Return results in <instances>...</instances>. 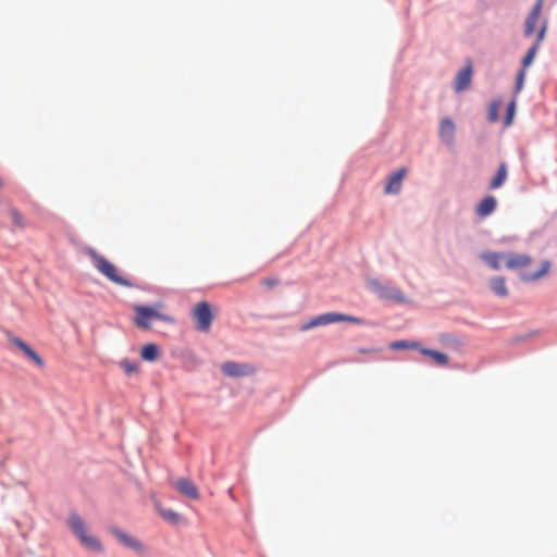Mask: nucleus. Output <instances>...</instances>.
<instances>
[{"label": "nucleus", "instance_id": "2eb2a0df", "mask_svg": "<svg viewBox=\"0 0 557 557\" xmlns=\"http://www.w3.org/2000/svg\"><path fill=\"white\" fill-rule=\"evenodd\" d=\"M472 78V65L471 62L467 64L463 69H461L455 79V89L457 92L467 89L471 84Z\"/></svg>", "mask_w": 557, "mask_h": 557}, {"label": "nucleus", "instance_id": "39448f33", "mask_svg": "<svg viewBox=\"0 0 557 557\" xmlns=\"http://www.w3.org/2000/svg\"><path fill=\"white\" fill-rule=\"evenodd\" d=\"M376 293L383 299L393 300L395 302H405L406 297L400 289L393 286H385L379 282H373Z\"/></svg>", "mask_w": 557, "mask_h": 557}, {"label": "nucleus", "instance_id": "72a5a7b5", "mask_svg": "<svg viewBox=\"0 0 557 557\" xmlns=\"http://www.w3.org/2000/svg\"><path fill=\"white\" fill-rule=\"evenodd\" d=\"M278 283H280V281L276 277H267V278L262 280V285L265 286L267 288H273Z\"/></svg>", "mask_w": 557, "mask_h": 557}, {"label": "nucleus", "instance_id": "dca6fc26", "mask_svg": "<svg viewBox=\"0 0 557 557\" xmlns=\"http://www.w3.org/2000/svg\"><path fill=\"white\" fill-rule=\"evenodd\" d=\"M112 533L124 546H126L137 553H140L143 550V545H141L140 541H138L136 537H134L119 529L112 530Z\"/></svg>", "mask_w": 557, "mask_h": 557}, {"label": "nucleus", "instance_id": "c756f323", "mask_svg": "<svg viewBox=\"0 0 557 557\" xmlns=\"http://www.w3.org/2000/svg\"><path fill=\"white\" fill-rule=\"evenodd\" d=\"M516 112V100L512 99L507 107V114L504 121V126L509 127L512 124Z\"/></svg>", "mask_w": 557, "mask_h": 557}, {"label": "nucleus", "instance_id": "b1692460", "mask_svg": "<svg viewBox=\"0 0 557 557\" xmlns=\"http://www.w3.org/2000/svg\"><path fill=\"white\" fill-rule=\"evenodd\" d=\"M156 507H157V509H158V512L160 513V516H161L164 520H166V521H169V522H171V523H173V524H177V523H180V521H181V516H180L177 512H175V511H174V510H172V509L162 508V507H161V505H160L159 503H157V504H156Z\"/></svg>", "mask_w": 557, "mask_h": 557}, {"label": "nucleus", "instance_id": "9d476101", "mask_svg": "<svg viewBox=\"0 0 557 557\" xmlns=\"http://www.w3.org/2000/svg\"><path fill=\"white\" fill-rule=\"evenodd\" d=\"M406 172L405 168H400L389 175L384 187L385 194H398L400 191Z\"/></svg>", "mask_w": 557, "mask_h": 557}, {"label": "nucleus", "instance_id": "473e14b6", "mask_svg": "<svg viewBox=\"0 0 557 557\" xmlns=\"http://www.w3.org/2000/svg\"><path fill=\"white\" fill-rule=\"evenodd\" d=\"M524 78H525V71H524V69H521L520 72L518 73L517 79H516V94L520 92L521 89L523 88Z\"/></svg>", "mask_w": 557, "mask_h": 557}, {"label": "nucleus", "instance_id": "cd10ccee", "mask_svg": "<svg viewBox=\"0 0 557 557\" xmlns=\"http://www.w3.org/2000/svg\"><path fill=\"white\" fill-rule=\"evenodd\" d=\"M120 367L127 375H131L132 373L138 371V364L136 362L131 361L129 359L121 360Z\"/></svg>", "mask_w": 557, "mask_h": 557}, {"label": "nucleus", "instance_id": "7ed1b4c3", "mask_svg": "<svg viewBox=\"0 0 557 557\" xmlns=\"http://www.w3.org/2000/svg\"><path fill=\"white\" fill-rule=\"evenodd\" d=\"M69 525L86 548L92 552H102L100 541L97 537L87 534L85 522L79 516L72 515L69 518Z\"/></svg>", "mask_w": 557, "mask_h": 557}, {"label": "nucleus", "instance_id": "bb28decb", "mask_svg": "<svg viewBox=\"0 0 557 557\" xmlns=\"http://www.w3.org/2000/svg\"><path fill=\"white\" fill-rule=\"evenodd\" d=\"M502 106L500 100H494L491 102L488 110H487V120L491 123H495L498 120V111Z\"/></svg>", "mask_w": 557, "mask_h": 557}, {"label": "nucleus", "instance_id": "6ab92c4d", "mask_svg": "<svg viewBox=\"0 0 557 557\" xmlns=\"http://www.w3.org/2000/svg\"><path fill=\"white\" fill-rule=\"evenodd\" d=\"M550 265V262L548 260H545L542 262L541 269L539 271L534 273H523L521 274V280L524 282H533L540 280L548 273Z\"/></svg>", "mask_w": 557, "mask_h": 557}, {"label": "nucleus", "instance_id": "a211bd4d", "mask_svg": "<svg viewBox=\"0 0 557 557\" xmlns=\"http://www.w3.org/2000/svg\"><path fill=\"white\" fill-rule=\"evenodd\" d=\"M419 351L424 355V356H428L430 358H432V360L437 364V366H446L449 361V357L444 354V352H441V351H437V350H434V349H430V348H419Z\"/></svg>", "mask_w": 557, "mask_h": 557}, {"label": "nucleus", "instance_id": "f704fd0d", "mask_svg": "<svg viewBox=\"0 0 557 557\" xmlns=\"http://www.w3.org/2000/svg\"><path fill=\"white\" fill-rule=\"evenodd\" d=\"M360 351L363 352V354H366V352H376V351H380V349H370V350L361 349Z\"/></svg>", "mask_w": 557, "mask_h": 557}, {"label": "nucleus", "instance_id": "a878e982", "mask_svg": "<svg viewBox=\"0 0 557 557\" xmlns=\"http://www.w3.org/2000/svg\"><path fill=\"white\" fill-rule=\"evenodd\" d=\"M389 349L392 350H399V349H419L421 348L419 346V343L417 342H410V341H395L392 342L388 345Z\"/></svg>", "mask_w": 557, "mask_h": 557}, {"label": "nucleus", "instance_id": "f03ea898", "mask_svg": "<svg viewBox=\"0 0 557 557\" xmlns=\"http://www.w3.org/2000/svg\"><path fill=\"white\" fill-rule=\"evenodd\" d=\"M89 256L92 260V264L94 267L102 274L104 275L108 280H110L111 282L120 285V286H124V287H132L133 284L126 280L125 277H123L120 273H119V270L111 262L109 261L107 258H104L103 256L99 255L97 251L95 250H90L89 251Z\"/></svg>", "mask_w": 557, "mask_h": 557}, {"label": "nucleus", "instance_id": "4be33fe9", "mask_svg": "<svg viewBox=\"0 0 557 557\" xmlns=\"http://www.w3.org/2000/svg\"><path fill=\"white\" fill-rule=\"evenodd\" d=\"M481 258L494 270L500 269V259L506 260V253L485 252L482 253Z\"/></svg>", "mask_w": 557, "mask_h": 557}, {"label": "nucleus", "instance_id": "9b49d317", "mask_svg": "<svg viewBox=\"0 0 557 557\" xmlns=\"http://www.w3.org/2000/svg\"><path fill=\"white\" fill-rule=\"evenodd\" d=\"M221 370L227 376H244L253 372V369L250 366L239 364L234 361L224 362Z\"/></svg>", "mask_w": 557, "mask_h": 557}, {"label": "nucleus", "instance_id": "f3484780", "mask_svg": "<svg viewBox=\"0 0 557 557\" xmlns=\"http://www.w3.org/2000/svg\"><path fill=\"white\" fill-rule=\"evenodd\" d=\"M496 208V199L493 196L484 197L476 206L475 212L479 216L485 218L494 212Z\"/></svg>", "mask_w": 557, "mask_h": 557}, {"label": "nucleus", "instance_id": "4468645a", "mask_svg": "<svg viewBox=\"0 0 557 557\" xmlns=\"http://www.w3.org/2000/svg\"><path fill=\"white\" fill-rule=\"evenodd\" d=\"M12 343L18 349H21L23 351V354L28 359H30L36 366H38L39 368H44L45 367L44 359L29 345H27L24 341H22L21 338L14 337L12 339Z\"/></svg>", "mask_w": 557, "mask_h": 557}, {"label": "nucleus", "instance_id": "c85d7f7f", "mask_svg": "<svg viewBox=\"0 0 557 557\" xmlns=\"http://www.w3.org/2000/svg\"><path fill=\"white\" fill-rule=\"evenodd\" d=\"M537 48L536 47H531L527 54L523 57L522 59V69H524V71H527V69L532 64L536 53H537Z\"/></svg>", "mask_w": 557, "mask_h": 557}, {"label": "nucleus", "instance_id": "ddd939ff", "mask_svg": "<svg viewBox=\"0 0 557 557\" xmlns=\"http://www.w3.org/2000/svg\"><path fill=\"white\" fill-rule=\"evenodd\" d=\"M455 131V123L451 119L444 117L441 120L438 135L445 144L451 145L454 143Z\"/></svg>", "mask_w": 557, "mask_h": 557}, {"label": "nucleus", "instance_id": "f8f14e48", "mask_svg": "<svg viewBox=\"0 0 557 557\" xmlns=\"http://www.w3.org/2000/svg\"><path fill=\"white\" fill-rule=\"evenodd\" d=\"M532 262L530 256L524 253H506L505 267L509 270L524 269Z\"/></svg>", "mask_w": 557, "mask_h": 557}, {"label": "nucleus", "instance_id": "1a4fd4ad", "mask_svg": "<svg viewBox=\"0 0 557 557\" xmlns=\"http://www.w3.org/2000/svg\"><path fill=\"white\" fill-rule=\"evenodd\" d=\"M174 487L190 499H199L200 494L194 482L187 478H181L174 482Z\"/></svg>", "mask_w": 557, "mask_h": 557}, {"label": "nucleus", "instance_id": "0eeeda50", "mask_svg": "<svg viewBox=\"0 0 557 557\" xmlns=\"http://www.w3.org/2000/svg\"><path fill=\"white\" fill-rule=\"evenodd\" d=\"M317 318H318V322H319L320 326L329 325V324L337 323V322L360 323V319H358L356 317L348 315V314L338 313V312H326V313L317 315Z\"/></svg>", "mask_w": 557, "mask_h": 557}, {"label": "nucleus", "instance_id": "423d86ee", "mask_svg": "<svg viewBox=\"0 0 557 557\" xmlns=\"http://www.w3.org/2000/svg\"><path fill=\"white\" fill-rule=\"evenodd\" d=\"M317 318H318V322H319L320 326L329 325V324L337 323V322L360 323V319H358L356 317L348 315V314L338 313V312H326V313L317 315Z\"/></svg>", "mask_w": 557, "mask_h": 557}, {"label": "nucleus", "instance_id": "7c9ffc66", "mask_svg": "<svg viewBox=\"0 0 557 557\" xmlns=\"http://www.w3.org/2000/svg\"><path fill=\"white\" fill-rule=\"evenodd\" d=\"M546 30H547V22H544L536 35V40L533 44V47H536L537 49L540 48L541 44L543 42V40L545 38Z\"/></svg>", "mask_w": 557, "mask_h": 557}, {"label": "nucleus", "instance_id": "5701e85b", "mask_svg": "<svg viewBox=\"0 0 557 557\" xmlns=\"http://www.w3.org/2000/svg\"><path fill=\"white\" fill-rule=\"evenodd\" d=\"M158 356H159V349L156 344H146L143 346V348L140 350V357L145 361L152 362V361L157 360Z\"/></svg>", "mask_w": 557, "mask_h": 557}, {"label": "nucleus", "instance_id": "393cba45", "mask_svg": "<svg viewBox=\"0 0 557 557\" xmlns=\"http://www.w3.org/2000/svg\"><path fill=\"white\" fill-rule=\"evenodd\" d=\"M9 215L15 228L23 230L25 227L24 216L15 207L9 208Z\"/></svg>", "mask_w": 557, "mask_h": 557}, {"label": "nucleus", "instance_id": "412c9836", "mask_svg": "<svg viewBox=\"0 0 557 557\" xmlns=\"http://www.w3.org/2000/svg\"><path fill=\"white\" fill-rule=\"evenodd\" d=\"M507 178V166L505 163H500L494 178L490 183L491 189L499 188Z\"/></svg>", "mask_w": 557, "mask_h": 557}, {"label": "nucleus", "instance_id": "2f4dec72", "mask_svg": "<svg viewBox=\"0 0 557 557\" xmlns=\"http://www.w3.org/2000/svg\"><path fill=\"white\" fill-rule=\"evenodd\" d=\"M318 326H320V325H319V322H318V318L315 315V317L311 318L308 322L301 324L299 330L301 332H307V331H309V330H311L313 327H318Z\"/></svg>", "mask_w": 557, "mask_h": 557}, {"label": "nucleus", "instance_id": "aec40b11", "mask_svg": "<svg viewBox=\"0 0 557 557\" xmlns=\"http://www.w3.org/2000/svg\"><path fill=\"white\" fill-rule=\"evenodd\" d=\"M490 287L493 290V293L498 297L508 296V288L506 286V281L502 276L493 277L490 282Z\"/></svg>", "mask_w": 557, "mask_h": 557}, {"label": "nucleus", "instance_id": "f257e3e1", "mask_svg": "<svg viewBox=\"0 0 557 557\" xmlns=\"http://www.w3.org/2000/svg\"><path fill=\"white\" fill-rule=\"evenodd\" d=\"M163 308L162 304H156L154 307H148L143 305L134 306L135 318L134 323L143 330H149L151 327V321L153 319L161 320L163 322L173 323L174 319L165 313H162L160 309Z\"/></svg>", "mask_w": 557, "mask_h": 557}, {"label": "nucleus", "instance_id": "6e6552de", "mask_svg": "<svg viewBox=\"0 0 557 557\" xmlns=\"http://www.w3.org/2000/svg\"><path fill=\"white\" fill-rule=\"evenodd\" d=\"M544 0H537L534 7L532 8L531 12L525 18L524 22V36L530 37L534 30L535 25L541 16L542 8H543Z\"/></svg>", "mask_w": 557, "mask_h": 557}, {"label": "nucleus", "instance_id": "20e7f679", "mask_svg": "<svg viewBox=\"0 0 557 557\" xmlns=\"http://www.w3.org/2000/svg\"><path fill=\"white\" fill-rule=\"evenodd\" d=\"M195 320V326L200 332H208L213 321L211 305L207 301H200L195 305L191 311Z\"/></svg>", "mask_w": 557, "mask_h": 557}, {"label": "nucleus", "instance_id": "c9c22d12", "mask_svg": "<svg viewBox=\"0 0 557 557\" xmlns=\"http://www.w3.org/2000/svg\"><path fill=\"white\" fill-rule=\"evenodd\" d=\"M3 187V181L2 178L0 177V189Z\"/></svg>", "mask_w": 557, "mask_h": 557}]
</instances>
